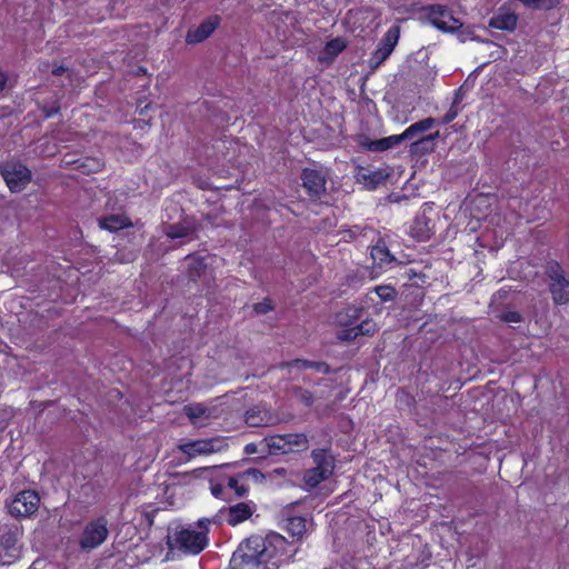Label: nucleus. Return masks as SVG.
Returning a JSON list of instances; mask_svg holds the SVG:
<instances>
[{
  "label": "nucleus",
  "mask_w": 569,
  "mask_h": 569,
  "mask_svg": "<svg viewBox=\"0 0 569 569\" xmlns=\"http://www.w3.org/2000/svg\"><path fill=\"white\" fill-rule=\"evenodd\" d=\"M298 547L277 533L251 536L242 541L230 560L231 569H278L291 561Z\"/></svg>",
  "instance_id": "nucleus-1"
},
{
  "label": "nucleus",
  "mask_w": 569,
  "mask_h": 569,
  "mask_svg": "<svg viewBox=\"0 0 569 569\" xmlns=\"http://www.w3.org/2000/svg\"><path fill=\"white\" fill-rule=\"evenodd\" d=\"M210 520L202 518L197 522V528H177L169 536V546L171 549H179L186 553H200L208 545V527Z\"/></svg>",
  "instance_id": "nucleus-2"
},
{
  "label": "nucleus",
  "mask_w": 569,
  "mask_h": 569,
  "mask_svg": "<svg viewBox=\"0 0 569 569\" xmlns=\"http://www.w3.org/2000/svg\"><path fill=\"white\" fill-rule=\"evenodd\" d=\"M315 467L306 470L303 475L305 485L309 488L317 487L321 481L328 479L335 469L332 456L325 449H316L311 453Z\"/></svg>",
  "instance_id": "nucleus-3"
},
{
  "label": "nucleus",
  "mask_w": 569,
  "mask_h": 569,
  "mask_svg": "<svg viewBox=\"0 0 569 569\" xmlns=\"http://www.w3.org/2000/svg\"><path fill=\"white\" fill-rule=\"evenodd\" d=\"M422 13L431 26L445 32H453L462 26L460 20L455 18L451 11L441 4L425 7Z\"/></svg>",
  "instance_id": "nucleus-4"
},
{
  "label": "nucleus",
  "mask_w": 569,
  "mask_h": 569,
  "mask_svg": "<svg viewBox=\"0 0 569 569\" xmlns=\"http://www.w3.org/2000/svg\"><path fill=\"white\" fill-rule=\"evenodd\" d=\"M108 521L101 517L90 521L83 529L80 538V547L84 550H92L102 545L108 537Z\"/></svg>",
  "instance_id": "nucleus-5"
},
{
  "label": "nucleus",
  "mask_w": 569,
  "mask_h": 569,
  "mask_svg": "<svg viewBox=\"0 0 569 569\" xmlns=\"http://www.w3.org/2000/svg\"><path fill=\"white\" fill-rule=\"evenodd\" d=\"M3 179L12 192L23 190L31 180V171L20 162H7L2 167Z\"/></svg>",
  "instance_id": "nucleus-6"
},
{
  "label": "nucleus",
  "mask_w": 569,
  "mask_h": 569,
  "mask_svg": "<svg viewBox=\"0 0 569 569\" xmlns=\"http://www.w3.org/2000/svg\"><path fill=\"white\" fill-rule=\"evenodd\" d=\"M550 279V291L553 301L558 305L569 301V281L563 277V271L558 263H550L547 268Z\"/></svg>",
  "instance_id": "nucleus-7"
},
{
  "label": "nucleus",
  "mask_w": 569,
  "mask_h": 569,
  "mask_svg": "<svg viewBox=\"0 0 569 569\" xmlns=\"http://www.w3.org/2000/svg\"><path fill=\"white\" fill-rule=\"evenodd\" d=\"M227 442L220 438L201 439L180 445V450L189 457L211 455L222 451Z\"/></svg>",
  "instance_id": "nucleus-8"
},
{
  "label": "nucleus",
  "mask_w": 569,
  "mask_h": 569,
  "mask_svg": "<svg viewBox=\"0 0 569 569\" xmlns=\"http://www.w3.org/2000/svg\"><path fill=\"white\" fill-rule=\"evenodd\" d=\"M399 40V28L391 27L381 39L378 48L369 59L372 69H377L392 53Z\"/></svg>",
  "instance_id": "nucleus-9"
},
{
  "label": "nucleus",
  "mask_w": 569,
  "mask_h": 569,
  "mask_svg": "<svg viewBox=\"0 0 569 569\" xmlns=\"http://www.w3.org/2000/svg\"><path fill=\"white\" fill-rule=\"evenodd\" d=\"M38 495L32 490H24L16 496L9 508L13 516H29L38 509Z\"/></svg>",
  "instance_id": "nucleus-10"
},
{
  "label": "nucleus",
  "mask_w": 569,
  "mask_h": 569,
  "mask_svg": "<svg viewBox=\"0 0 569 569\" xmlns=\"http://www.w3.org/2000/svg\"><path fill=\"white\" fill-rule=\"evenodd\" d=\"M390 177V172L385 168L367 169L360 168L356 173L357 182L363 184L367 189L373 190L383 184Z\"/></svg>",
  "instance_id": "nucleus-11"
},
{
  "label": "nucleus",
  "mask_w": 569,
  "mask_h": 569,
  "mask_svg": "<svg viewBox=\"0 0 569 569\" xmlns=\"http://www.w3.org/2000/svg\"><path fill=\"white\" fill-rule=\"evenodd\" d=\"M302 186L310 197L319 198L326 191V177L318 170L305 169L301 173Z\"/></svg>",
  "instance_id": "nucleus-12"
},
{
  "label": "nucleus",
  "mask_w": 569,
  "mask_h": 569,
  "mask_svg": "<svg viewBox=\"0 0 569 569\" xmlns=\"http://www.w3.org/2000/svg\"><path fill=\"white\" fill-rule=\"evenodd\" d=\"M338 321L340 325H345V326L349 327V328L342 330L341 332H339V339H341V340H352V339H356L358 336H369L376 331V323L370 320H365L360 325L351 326L352 323L349 321H346L343 319V315L340 313L338 316Z\"/></svg>",
  "instance_id": "nucleus-13"
},
{
  "label": "nucleus",
  "mask_w": 569,
  "mask_h": 569,
  "mask_svg": "<svg viewBox=\"0 0 569 569\" xmlns=\"http://www.w3.org/2000/svg\"><path fill=\"white\" fill-rule=\"evenodd\" d=\"M220 19L217 16L210 17L204 20L199 27L189 30L186 36V41L189 44L200 43L209 38L219 26Z\"/></svg>",
  "instance_id": "nucleus-14"
},
{
  "label": "nucleus",
  "mask_w": 569,
  "mask_h": 569,
  "mask_svg": "<svg viewBox=\"0 0 569 569\" xmlns=\"http://www.w3.org/2000/svg\"><path fill=\"white\" fill-rule=\"evenodd\" d=\"M244 418L246 422L253 427L274 425L278 421V418L274 415L266 408L260 407H254L248 410Z\"/></svg>",
  "instance_id": "nucleus-15"
},
{
  "label": "nucleus",
  "mask_w": 569,
  "mask_h": 569,
  "mask_svg": "<svg viewBox=\"0 0 569 569\" xmlns=\"http://www.w3.org/2000/svg\"><path fill=\"white\" fill-rule=\"evenodd\" d=\"M253 507L248 502H240L229 507L227 521L231 526H236L251 517Z\"/></svg>",
  "instance_id": "nucleus-16"
},
{
  "label": "nucleus",
  "mask_w": 569,
  "mask_h": 569,
  "mask_svg": "<svg viewBox=\"0 0 569 569\" xmlns=\"http://www.w3.org/2000/svg\"><path fill=\"white\" fill-rule=\"evenodd\" d=\"M518 17L510 11H500L491 18L490 26L495 29L512 31L517 27Z\"/></svg>",
  "instance_id": "nucleus-17"
},
{
  "label": "nucleus",
  "mask_w": 569,
  "mask_h": 569,
  "mask_svg": "<svg viewBox=\"0 0 569 569\" xmlns=\"http://www.w3.org/2000/svg\"><path fill=\"white\" fill-rule=\"evenodd\" d=\"M346 48V42L340 38L328 41L319 56L321 62L332 61Z\"/></svg>",
  "instance_id": "nucleus-18"
},
{
  "label": "nucleus",
  "mask_w": 569,
  "mask_h": 569,
  "mask_svg": "<svg viewBox=\"0 0 569 569\" xmlns=\"http://www.w3.org/2000/svg\"><path fill=\"white\" fill-rule=\"evenodd\" d=\"M184 412L194 426H203L210 418L209 410L200 403L184 407Z\"/></svg>",
  "instance_id": "nucleus-19"
},
{
  "label": "nucleus",
  "mask_w": 569,
  "mask_h": 569,
  "mask_svg": "<svg viewBox=\"0 0 569 569\" xmlns=\"http://www.w3.org/2000/svg\"><path fill=\"white\" fill-rule=\"evenodd\" d=\"M131 223L129 219L122 214H110L99 219V226L102 229L109 231H118L124 227H129Z\"/></svg>",
  "instance_id": "nucleus-20"
},
{
  "label": "nucleus",
  "mask_w": 569,
  "mask_h": 569,
  "mask_svg": "<svg viewBox=\"0 0 569 569\" xmlns=\"http://www.w3.org/2000/svg\"><path fill=\"white\" fill-rule=\"evenodd\" d=\"M262 443L267 448L270 455H283L288 453L289 447H286L284 435H276L263 439Z\"/></svg>",
  "instance_id": "nucleus-21"
},
{
  "label": "nucleus",
  "mask_w": 569,
  "mask_h": 569,
  "mask_svg": "<svg viewBox=\"0 0 569 569\" xmlns=\"http://www.w3.org/2000/svg\"><path fill=\"white\" fill-rule=\"evenodd\" d=\"M227 490L234 491L237 497H243L249 491V485L246 482L242 472L234 477H230L226 481Z\"/></svg>",
  "instance_id": "nucleus-22"
},
{
  "label": "nucleus",
  "mask_w": 569,
  "mask_h": 569,
  "mask_svg": "<svg viewBox=\"0 0 569 569\" xmlns=\"http://www.w3.org/2000/svg\"><path fill=\"white\" fill-rule=\"evenodd\" d=\"M284 438L286 447H289L288 452L301 451L308 447V438L303 433H288Z\"/></svg>",
  "instance_id": "nucleus-23"
},
{
  "label": "nucleus",
  "mask_w": 569,
  "mask_h": 569,
  "mask_svg": "<svg viewBox=\"0 0 569 569\" xmlns=\"http://www.w3.org/2000/svg\"><path fill=\"white\" fill-rule=\"evenodd\" d=\"M371 258L373 263L380 269L392 262V257L390 256L388 249L379 244L371 249Z\"/></svg>",
  "instance_id": "nucleus-24"
},
{
  "label": "nucleus",
  "mask_w": 569,
  "mask_h": 569,
  "mask_svg": "<svg viewBox=\"0 0 569 569\" xmlns=\"http://www.w3.org/2000/svg\"><path fill=\"white\" fill-rule=\"evenodd\" d=\"M287 530L297 539L302 538L307 531V519L303 517H291L287 522Z\"/></svg>",
  "instance_id": "nucleus-25"
},
{
  "label": "nucleus",
  "mask_w": 569,
  "mask_h": 569,
  "mask_svg": "<svg viewBox=\"0 0 569 569\" xmlns=\"http://www.w3.org/2000/svg\"><path fill=\"white\" fill-rule=\"evenodd\" d=\"M166 233L171 239L190 238L193 229L188 224H171L167 228Z\"/></svg>",
  "instance_id": "nucleus-26"
},
{
  "label": "nucleus",
  "mask_w": 569,
  "mask_h": 569,
  "mask_svg": "<svg viewBox=\"0 0 569 569\" xmlns=\"http://www.w3.org/2000/svg\"><path fill=\"white\" fill-rule=\"evenodd\" d=\"M187 266L189 269V277L191 279H194L197 276H200V273L206 269L207 263L204 262L203 258L188 257Z\"/></svg>",
  "instance_id": "nucleus-27"
},
{
  "label": "nucleus",
  "mask_w": 569,
  "mask_h": 569,
  "mask_svg": "<svg viewBox=\"0 0 569 569\" xmlns=\"http://www.w3.org/2000/svg\"><path fill=\"white\" fill-rule=\"evenodd\" d=\"M287 367L289 368V370L291 371L292 369H306V368H313L318 371H322V372H327L328 371V366L323 362H311V361H307V360H300V359H297L290 363L287 365Z\"/></svg>",
  "instance_id": "nucleus-28"
},
{
  "label": "nucleus",
  "mask_w": 569,
  "mask_h": 569,
  "mask_svg": "<svg viewBox=\"0 0 569 569\" xmlns=\"http://www.w3.org/2000/svg\"><path fill=\"white\" fill-rule=\"evenodd\" d=\"M428 230L429 229L427 227V222L425 221V218H417L411 232L419 240H423L428 237V234H427Z\"/></svg>",
  "instance_id": "nucleus-29"
},
{
  "label": "nucleus",
  "mask_w": 569,
  "mask_h": 569,
  "mask_svg": "<svg viewBox=\"0 0 569 569\" xmlns=\"http://www.w3.org/2000/svg\"><path fill=\"white\" fill-rule=\"evenodd\" d=\"M436 120L433 118H426L421 121L415 122L410 126V131H416L417 133H421L428 131L432 128Z\"/></svg>",
  "instance_id": "nucleus-30"
},
{
  "label": "nucleus",
  "mask_w": 569,
  "mask_h": 569,
  "mask_svg": "<svg viewBox=\"0 0 569 569\" xmlns=\"http://www.w3.org/2000/svg\"><path fill=\"white\" fill-rule=\"evenodd\" d=\"M376 293L382 301H389L395 297V289L388 286H380L376 288Z\"/></svg>",
  "instance_id": "nucleus-31"
},
{
  "label": "nucleus",
  "mask_w": 569,
  "mask_h": 569,
  "mask_svg": "<svg viewBox=\"0 0 569 569\" xmlns=\"http://www.w3.org/2000/svg\"><path fill=\"white\" fill-rule=\"evenodd\" d=\"M367 149L373 152L388 150V141L382 139L370 141Z\"/></svg>",
  "instance_id": "nucleus-32"
},
{
  "label": "nucleus",
  "mask_w": 569,
  "mask_h": 569,
  "mask_svg": "<svg viewBox=\"0 0 569 569\" xmlns=\"http://www.w3.org/2000/svg\"><path fill=\"white\" fill-rule=\"evenodd\" d=\"M242 475L247 483L250 480L259 482L263 479V475L258 469H248L246 471H242Z\"/></svg>",
  "instance_id": "nucleus-33"
},
{
  "label": "nucleus",
  "mask_w": 569,
  "mask_h": 569,
  "mask_svg": "<svg viewBox=\"0 0 569 569\" xmlns=\"http://www.w3.org/2000/svg\"><path fill=\"white\" fill-rule=\"evenodd\" d=\"M211 493L216 498L226 499L227 498V487L224 483H216L211 485Z\"/></svg>",
  "instance_id": "nucleus-34"
},
{
  "label": "nucleus",
  "mask_w": 569,
  "mask_h": 569,
  "mask_svg": "<svg viewBox=\"0 0 569 569\" xmlns=\"http://www.w3.org/2000/svg\"><path fill=\"white\" fill-rule=\"evenodd\" d=\"M502 320L509 323H517L521 321V315L517 311H507L502 315Z\"/></svg>",
  "instance_id": "nucleus-35"
},
{
  "label": "nucleus",
  "mask_w": 569,
  "mask_h": 569,
  "mask_svg": "<svg viewBox=\"0 0 569 569\" xmlns=\"http://www.w3.org/2000/svg\"><path fill=\"white\" fill-rule=\"evenodd\" d=\"M253 309L257 313H267L272 309V306L269 300H264L263 302L256 303Z\"/></svg>",
  "instance_id": "nucleus-36"
},
{
  "label": "nucleus",
  "mask_w": 569,
  "mask_h": 569,
  "mask_svg": "<svg viewBox=\"0 0 569 569\" xmlns=\"http://www.w3.org/2000/svg\"><path fill=\"white\" fill-rule=\"evenodd\" d=\"M299 398L306 406H310L313 402L312 395L306 390L299 391Z\"/></svg>",
  "instance_id": "nucleus-37"
},
{
  "label": "nucleus",
  "mask_w": 569,
  "mask_h": 569,
  "mask_svg": "<svg viewBox=\"0 0 569 569\" xmlns=\"http://www.w3.org/2000/svg\"><path fill=\"white\" fill-rule=\"evenodd\" d=\"M383 140L388 141V149L392 148L393 146L400 143L402 140L401 134H393L389 136L387 138H383Z\"/></svg>",
  "instance_id": "nucleus-38"
},
{
  "label": "nucleus",
  "mask_w": 569,
  "mask_h": 569,
  "mask_svg": "<svg viewBox=\"0 0 569 569\" xmlns=\"http://www.w3.org/2000/svg\"><path fill=\"white\" fill-rule=\"evenodd\" d=\"M416 134H418L416 131H410V126L401 133L402 140H409L412 139Z\"/></svg>",
  "instance_id": "nucleus-39"
},
{
  "label": "nucleus",
  "mask_w": 569,
  "mask_h": 569,
  "mask_svg": "<svg viewBox=\"0 0 569 569\" xmlns=\"http://www.w3.org/2000/svg\"><path fill=\"white\" fill-rule=\"evenodd\" d=\"M439 137V132H435V133H431L429 134L428 137H426L425 139L420 140L419 142H425V141H432L435 139H437Z\"/></svg>",
  "instance_id": "nucleus-40"
},
{
  "label": "nucleus",
  "mask_w": 569,
  "mask_h": 569,
  "mask_svg": "<svg viewBox=\"0 0 569 569\" xmlns=\"http://www.w3.org/2000/svg\"><path fill=\"white\" fill-rule=\"evenodd\" d=\"M7 82V77L3 73H0V92L4 89Z\"/></svg>",
  "instance_id": "nucleus-41"
},
{
  "label": "nucleus",
  "mask_w": 569,
  "mask_h": 569,
  "mask_svg": "<svg viewBox=\"0 0 569 569\" xmlns=\"http://www.w3.org/2000/svg\"><path fill=\"white\" fill-rule=\"evenodd\" d=\"M347 316L352 318H358V310L357 309H349Z\"/></svg>",
  "instance_id": "nucleus-42"
},
{
  "label": "nucleus",
  "mask_w": 569,
  "mask_h": 569,
  "mask_svg": "<svg viewBox=\"0 0 569 569\" xmlns=\"http://www.w3.org/2000/svg\"><path fill=\"white\" fill-rule=\"evenodd\" d=\"M62 72H64V68L63 67H57L52 70V73L53 74H61Z\"/></svg>",
  "instance_id": "nucleus-43"
},
{
  "label": "nucleus",
  "mask_w": 569,
  "mask_h": 569,
  "mask_svg": "<svg viewBox=\"0 0 569 569\" xmlns=\"http://www.w3.org/2000/svg\"><path fill=\"white\" fill-rule=\"evenodd\" d=\"M246 450L247 452H253V445H247Z\"/></svg>",
  "instance_id": "nucleus-44"
}]
</instances>
